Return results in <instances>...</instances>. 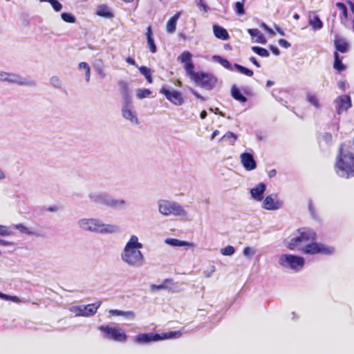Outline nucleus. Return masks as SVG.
Masks as SVG:
<instances>
[{"label":"nucleus","instance_id":"f257e3e1","mask_svg":"<svg viewBox=\"0 0 354 354\" xmlns=\"http://www.w3.org/2000/svg\"><path fill=\"white\" fill-rule=\"evenodd\" d=\"M144 245L136 234H131L120 252L121 261L130 268H140L145 263Z\"/></svg>","mask_w":354,"mask_h":354},{"label":"nucleus","instance_id":"f03ea898","mask_svg":"<svg viewBox=\"0 0 354 354\" xmlns=\"http://www.w3.org/2000/svg\"><path fill=\"white\" fill-rule=\"evenodd\" d=\"M77 225L82 231L100 234H115L120 230L116 225L106 223L101 219L93 217L82 218L77 221Z\"/></svg>","mask_w":354,"mask_h":354},{"label":"nucleus","instance_id":"7ed1b4c3","mask_svg":"<svg viewBox=\"0 0 354 354\" xmlns=\"http://www.w3.org/2000/svg\"><path fill=\"white\" fill-rule=\"evenodd\" d=\"M316 234L308 228H300L287 238L284 244L290 250L302 251L308 242L315 241Z\"/></svg>","mask_w":354,"mask_h":354},{"label":"nucleus","instance_id":"20e7f679","mask_svg":"<svg viewBox=\"0 0 354 354\" xmlns=\"http://www.w3.org/2000/svg\"><path fill=\"white\" fill-rule=\"evenodd\" d=\"M335 171L341 178H349L354 176V153L340 147L335 164Z\"/></svg>","mask_w":354,"mask_h":354},{"label":"nucleus","instance_id":"39448f33","mask_svg":"<svg viewBox=\"0 0 354 354\" xmlns=\"http://www.w3.org/2000/svg\"><path fill=\"white\" fill-rule=\"evenodd\" d=\"M158 212L165 216L174 215L188 219V213L184 207L176 201L160 199L157 202Z\"/></svg>","mask_w":354,"mask_h":354},{"label":"nucleus","instance_id":"423d86ee","mask_svg":"<svg viewBox=\"0 0 354 354\" xmlns=\"http://www.w3.org/2000/svg\"><path fill=\"white\" fill-rule=\"evenodd\" d=\"M122 86L124 91V102L121 109V113L122 118L129 121L132 124H139V120L137 114L134 110V106L131 100V97L127 93V84L122 82Z\"/></svg>","mask_w":354,"mask_h":354},{"label":"nucleus","instance_id":"0eeeda50","mask_svg":"<svg viewBox=\"0 0 354 354\" xmlns=\"http://www.w3.org/2000/svg\"><path fill=\"white\" fill-rule=\"evenodd\" d=\"M279 263L295 272L301 270L305 264L304 257L290 254H283L279 258Z\"/></svg>","mask_w":354,"mask_h":354},{"label":"nucleus","instance_id":"6e6552de","mask_svg":"<svg viewBox=\"0 0 354 354\" xmlns=\"http://www.w3.org/2000/svg\"><path fill=\"white\" fill-rule=\"evenodd\" d=\"M181 333L180 331H174L165 333L162 335L150 333L139 334L135 337V341L139 344H147L151 342H157L166 339H173L180 337Z\"/></svg>","mask_w":354,"mask_h":354},{"label":"nucleus","instance_id":"1a4fd4ad","mask_svg":"<svg viewBox=\"0 0 354 354\" xmlns=\"http://www.w3.org/2000/svg\"><path fill=\"white\" fill-rule=\"evenodd\" d=\"M88 197L92 202L113 208L122 207L126 203L122 199H115L102 193L91 192L88 194Z\"/></svg>","mask_w":354,"mask_h":354},{"label":"nucleus","instance_id":"9d476101","mask_svg":"<svg viewBox=\"0 0 354 354\" xmlns=\"http://www.w3.org/2000/svg\"><path fill=\"white\" fill-rule=\"evenodd\" d=\"M189 77L198 86L207 90H211L216 83V79L212 75L203 72L193 71Z\"/></svg>","mask_w":354,"mask_h":354},{"label":"nucleus","instance_id":"9b49d317","mask_svg":"<svg viewBox=\"0 0 354 354\" xmlns=\"http://www.w3.org/2000/svg\"><path fill=\"white\" fill-rule=\"evenodd\" d=\"M334 251L335 249L333 247L313 241L308 242L305 248H304L301 252L309 255L318 254L330 255L333 254Z\"/></svg>","mask_w":354,"mask_h":354},{"label":"nucleus","instance_id":"f8f14e48","mask_svg":"<svg viewBox=\"0 0 354 354\" xmlns=\"http://www.w3.org/2000/svg\"><path fill=\"white\" fill-rule=\"evenodd\" d=\"M98 328L107 339L119 342H124L127 339V335L121 328L109 326H100Z\"/></svg>","mask_w":354,"mask_h":354},{"label":"nucleus","instance_id":"ddd939ff","mask_svg":"<svg viewBox=\"0 0 354 354\" xmlns=\"http://www.w3.org/2000/svg\"><path fill=\"white\" fill-rule=\"evenodd\" d=\"M101 301L88 305L73 306L69 308L75 316L90 317L94 315L101 306Z\"/></svg>","mask_w":354,"mask_h":354},{"label":"nucleus","instance_id":"4468645a","mask_svg":"<svg viewBox=\"0 0 354 354\" xmlns=\"http://www.w3.org/2000/svg\"><path fill=\"white\" fill-rule=\"evenodd\" d=\"M283 205V201L277 194L268 195L263 201L261 207L268 211H276Z\"/></svg>","mask_w":354,"mask_h":354},{"label":"nucleus","instance_id":"2eb2a0df","mask_svg":"<svg viewBox=\"0 0 354 354\" xmlns=\"http://www.w3.org/2000/svg\"><path fill=\"white\" fill-rule=\"evenodd\" d=\"M160 93L165 95L167 100L176 106H180L184 103V98L182 93L175 89H167L163 86Z\"/></svg>","mask_w":354,"mask_h":354},{"label":"nucleus","instance_id":"dca6fc26","mask_svg":"<svg viewBox=\"0 0 354 354\" xmlns=\"http://www.w3.org/2000/svg\"><path fill=\"white\" fill-rule=\"evenodd\" d=\"M334 104L337 113L339 115H341L344 111H346L352 106L351 97L347 95L337 97L334 101Z\"/></svg>","mask_w":354,"mask_h":354},{"label":"nucleus","instance_id":"f3484780","mask_svg":"<svg viewBox=\"0 0 354 354\" xmlns=\"http://www.w3.org/2000/svg\"><path fill=\"white\" fill-rule=\"evenodd\" d=\"M6 82L19 86H33L35 84L34 81L12 73H8Z\"/></svg>","mask_w":354,"mask_h":354},{"label":"nucleus","instance_id":"a211bd4d","mask_svg":"<svg viewBox=\"0 0 354 354\" xmlns=\"http://www.w3.org/2000/svg\"><path fill=\"white\" fill-rule=\"evenodd\" d=\"M192 54L189 51H184L177 58V60L184 64V68L187 75L189 76L193 71L194 66L192 62Z\"/></svg>","mask_w":354,"mask_h":354},{"label":"nucleus","instance_id":"6ab92c4d","mask_svg":"<svg viewBox=\"0 0 354 354\" xmlns=\"http://www.w3.org/2000/svg\"><path fill=\"white\" fill-rule=\"evenodd\" d=\"M240 159L245 170L252 171L257 168V162L251 153H243L240 155Z\"/></svg>","mask_w":354,"mask_h":354},{"label":"nucleus","instance_id":"aec40b11","mask_svg":"<svg viewBox=\"0 0 354 354\" xmlns=\"http://www.w3.org/2000/svg\"><path fill=\"white\" fill-rule=\"evenodd\" d=\"M266 186L263 183H260L254 187L250 189V194L252 198L256 201H261L263 196L266 191Z\"/></svg>","mask_w":354,"mask_h":354},{"label":"nucleus","instance_id":"412c9836","mask_svg":"<svg viewBox=\"0 0 354 354\" xmlns=\"http://www.w3.org/2000/svg\"><path fill=\"white\" fill-rule=\"evenodd\" d=\"M165 243L167 245L173 247H183L186 249H190L194 248V244L191 242L186 241H181L177 239L167 238L165 240Z\"/></svg>","mask_w":354,"mask_h":354},{"label":"nucleus","instance_id":"4be33fe9","mask_svg":"<svg viewBox=\"0 0 354 354\" xmlns=\"http://www.w3.org/2000/svg\"><path fill=\"white\" fill-rule=\"evenodd\" d=\"M95 13L97 15L106 19H112L114 17L113 13L106 4L98 5Z\"/></svg>","mask_w":354,"mask_h":354},{"label":"nucleus","instance_id":"5701e85b","mask_svg":"<svg viewBox=\"0 0 354 354\" xmlns=\"http://www.w3.org/2000/svg\"><path fill=\"white\" fill-rule=\"evenodd\" d=\"M248 32L251 35L252 39L254 40V42L261 44H266V39L258 29H248Z\"/></svg>","mask_w":354,"mask_h":354},{"label":"nucleus","instance_id":"b1692460","mask_svg":"<svg viewBox=\"0 0 354 354\" xmlns=\"http://www.w3.org/2000/svg\"><path fill=\"white\" fill-rule=\"evenodd\" d=\"M181 15V12H177L172 17L169 19V20L167 23L166 29L167 31L169 33H173L176 30V23L180 16Z\"/></svg>","mask_w":354,"mask_h":354},{"label":"nucleus","instance_id":"393cba45","mask_svg":"<svg viewBox=\"0 0 354 354\" xmlns=\"http://www.w3.org/2000/svg\"><path fill=\"white\" fill-rule=\"evenodd\" d=\"M213 32L216 37L222 40H226L229 38V34L227 31L223 27L214 25Z\"/></svg>","mask_w":354,"mask_h":354},{"label":"nucleus","instance_id":"a878e982","mask_svg":"<svg viewBox=\"0 0 354 354\" xmlns=\"http://www.w3.org/2000/svg\"><path fill=\"white\" fill-rule=\"evenodd\" d=\"M109 313L114 316H122L124 318L133 320L135 318V313L133 311H123L120 310H109Z\"/></svg>","mask_w":354,"mask_h":354},{"label":"nucleus","instance_id":"bb28decb","mask_svg":"<svg viewBox=\"0 0 354 354\" xmlns=\"http://www.w3.org/2000/svg\"><path fill=\"white\" fill-rule=\"evenodd\" d=\"M307 102L313 106L315 109H320L322 106L320 100L318 95L315 93H308L306 94Z\"/></svg>","mask_w":354,"mask_h":354},{"label":"nucleus","instance_id":"cd10ccee","mask_svg":"<svg viewBox=\"0 0 354 354\" xmlns=\"http://www.w3.org/2000/svg\"><path fill=\"white\" fill-rule=\"evenodd\" d=\"M335 46L337 50L341 53H346L348 50V43L345 39L341 37H335Z\"/></svg>","mask_w":354,"mask_h":354},{"label":"nucleus","instance_id":"c85d7f7f","mask_svg":"<svg viewBox=\"0 0 354 354\" xmlns=\"http://www.w3.org/2000/svg\"><path fill=\"white\" fill-rule=\"evenodd\" d=\"M231 95L234 99L241 102H245L247 101V98L241 93L236 85L232 86Z\"/></svg>","mask_w":354,"mask_h":354},{"label":"nucleus","instance_id":"c756f323","mask_svg":"<svg viewBox=\"0 0 354 354\" xmlns=\"http://www.w3.org/2000/svg\"><path fill=\"white\" fill-rule=\"evenodd\" d=\"M310 26H312L313 30H318L322 28L323 23L320 20L318 16H314L313 17H310L308 21Z\"/></svg>","mask_w":354,"mask_h":354},{"label":"nucleus","instance_id":"7c9ffc66","mask_svg":"<svg viewBox=\"0 0 354 354\" xmlns=\"http://www.w3.org/2000/svg\"><path fill=\"white\" fill-rule=\"evenodd\" d=\"M238 136L231 131L227 132L224 134L220 140L227 142L230 145H234L236 141Z\"/></svg>","mask_w":354,"mask_h":354},{"label":"nucleus","instance_id":"2f4dec72","mask_svg":"<svg viewBox=\"0 0 354 354\" xmlns=\"http://www.w3.org/2000/svg\"><path fill=\"white\" fill-rule=\"evenodd\" d=\"M151 94V91L148 88H138L136 90V95L139 100L148 97Z\"/></svg>","mask_w":354,"mask_h":354},{"label":"nucleus","instance_id":"473e14b6","mask_svg":"<svg viewBox=\"0 0 354 354\" xmlns=\"http://www.w3.org/2000/svg\"><path fill=\"white\" fill-rule=\"evenodd\" d=\"M78 68L85 71L86 82H88L91 77V68L89 65L86 62H82L79 64Z\"/></svg>","mask_w":354,"mask_h":354},{"label":"nucleus","instance_id":"72a5a7b5","mask_svg":"<svg viewBox=\"0 0 354 354\" xmlns=\"http://www.w3.org/2000/svg\"><path fill=\"white\" fill-rule=\"evenodd\" d=\"M212 59L220 63L225 68L232 70L231 64L227 59H225L218 55H214L212 57Z\"/></svg>","mask_w":354,"mask_h":354},{"label":"nucleus","instance_id":"f704fd0d","mask_svg":"<svg viewBox=\"0 0 354 354\" xmlns=\"http://www.w3.org/2000/svg\"><path fill=\"white\" fill-rule=\"evenodd\" d=\"M257 253V250L253 247L247 246L243 250V254L247 259H251Z\"/></svg>","mask_w":354,"mask_h":354},{"label":"nucleus","instance_id":"c9c22d12","mask_svg":"<svg viewBox=\"0 0 354 354\" xmlns=\"http://www.w3.org/2000/svg\"><path fill=\"white\" fill-rule=\"evenodd\" d=\"M172 283V280L167 279H165L163 283L160 285H151V288L152 290H160L169 288V284Z\"/></svg>","mask_w":354,"mask_h":354},{"label":"nucleus","instance_id":"e433bc0d","mask_svg":"<svg viewBox=\"0 0 354 354\" xmlns=\"http://www.w3.org/2000/svg\"><path fill=\"white\" fill-rule=\"evenodd\" d=\"M194 2L201 11L205 13L210 11V8L205 3L204 0H194Z\"/></svg>","mask_w":354,"mask_h":354},{"label":"nucleus","instance_id":"4c0bfd02","mask_svg":"<svg viewBox=\"0 0 354 354\" xmlns=\"http://www.w3.org/2000/svg\"><path fill=\"white\" fill-rule=\"evenodd\" d=\"M234 67L239 71L242 74H244L248 77H251L253 75V71L243 66H241L238 64H235L234 65Z\"/></svg>","mask_w":354,"mask_h":354},{"label":"nucleus","instance_id":"58836bf2","mask_svg":"<svg viewBox=\"0 0 354 354\" xmlns=\"http://www.w3.org/2000/svg\"><path fill=\"white\" fill-rule=\"evenodd\" d=\"M14 227L15 229L19 230L21 233H24L26 234H28V235H35L36 234V233L34 231L30 230L28 227H26L23 224L15 225L14 226Z\"/></svg>","mask_w":354,"mask_h":354},{"label":"nucleus","instance_id":"ea45409f","mask_svg":"<svg viewBox=\"0 0 354 354\" xmlns=\"http://www.w3.org/2000/svg\"><path fill=\"white\" fill-rule=\"evenodd\" d=\"M40 2H48L49 3L55 11L59 12L60 11L63 6L61 3H59L57 0H39Z\"/></svg>","mask_w":354,"mask_h":354},{"label":"nucleus","instance_id":"a19ab883","mask_svg":"<svg viewBox=\"0 0 354 354\" xmlns=\"http://www.w3.org/2000/svg\"><path fill=\"white\" fill-rule=\"evenodd\" d=\"M252 50L254 53L263 57H268L270 55L269 52L266 48H261L259 46H253L252 47Z\"/></svg>","mask_w":354,"mask_h":354},{"label":"nucleus","instance_id":"79ce46f5","mask_svg":"<svg viewBox=\"0 0 354 354\" xmlns=\"http://www.w3.org/2000/svg\"><path fill=\"white\" fill-rule=\"evenodd\" d=\"M0 299L6 301H12L17 304H21L22 302V301L17 296H10L1 292H0Z\"/></svg>","mask_w":354,"mask_h":354},{"label":"nucleus","instance_id":"37998d69","mask_svg":"<svg viewBox=\"0 0 354 354\" xmlns=\"http://www.w3.org/2000/svg\"><path fill=\"white\" fill-rule=\"evenodd\" d=\"M334 68L338 71H342L345 69V66L339 59V55L337 52L335 53Z\"/></svg>","mask_w":354,"mask_h":354},{"label":"nucleus","instance_id":"c03bdc74","mask_svg":"<svg viewBox=\"0 0 354 354\" xmlns=\"http://www.w3.org/2000/svg\"><path fill=\"white\" fill-rule=\"evenodd\" d=\"M220 252L222 255L224 256H232L235 252V249L232 245H227L223 248H221Z\"/></svg>","mask_w":354,"mask_h":354},{"label":"nucleus","instance_id":"a18cd8bd","mask_svg":"<svg viewBox=\"0 0 354 354\" xmlns=\"http://www.w3.org/2000/svg\"><path fill=\"white\" fill-rule=\"evenodd\" d=\"M61 18L63 21L67 23L73 24L76 21L75 17L71 13L63 12L61 15Z\"/></svg>","mask_w":354,"mask_h":354},{"label":"nucleus","instance_id":"49530a36","mask_svg":"<svg viewBox=\"0 0 354 354\" xmlns=\"http://www.w3.org/2000/svg\"><path fill=\"white\" fill-rule=\"evenodd\" d=\"M245 0H241V1H237L235 3V8L236 14L239 15H243L245 14L244 3Z\"/></svg>","mask_w":354,"mask_h":354},{"label":"nucleus","instance_id":"de8ad7c7","mask_svg":"<svg viewBox=\"0 0 354 354\" xmlns=\"http://www.w3.org/2000/svg\"><path fill=\"white\" fill-rule=\"evenodd\" d=\"M12 234V231L10 227L0 225V235L6 236Z\"/></svg>","mask_w":354,"mask_h":354},{"label":"nucleus","instance_id":"09e8293b","mask_svg":"<svg viewBox=\"0 0 354 354\" xmlns=\"http://www.w3.org/2000/svg\"><path fill=\"white\" fill-rule=\"evenodd\" d=\"M336 6L341 10L342 14L345 19L348 17V12L346 6L342 3H337Z\"/></svg>","mask_w":354,"mask_h":354},{"label":"nucleus","instance_id":"8fccbe9b","mask_svg":"<svg viewBox=\"0 0 354 354\" xmlns=\"http://www.w3.org/2000/svg\"><path fill=\"white\" fill-rule=\"evenodd\" d=\"M147 44L149 47L150 48V50L151 53H154L156 52V46L154 43V40L153 38H149L147 39Z\"/></svg>","mask_w":354,"mask_h":354},{"label":"nucleus","instance_id":"3c124183","mask_svg":"<svg viewBox=\"0 0 354 354\" xmlns=\"http://www.w3.org/2000/svg\"><path fill=\"white\" fill-rule=\"evenodd\" d=\"M50 83L56 87H60L61 86V81L57 77H53L50 79Z\"/></svg>","mask_w":354,"mask_h":354},{"label":"nucleus","instance_id":"603ef678","mask_svg":"<svg viewBox=\"0 0 354 354\" xmlns=\"http://www.w3.org/2000/svg\"><path fill=\"white\" fill-rule=\"evenodd\" d=\"M278 43L281 47H283L285 48H288L289 47H290V44L283 39H279Z\"/></svg>","mask_w":354,"mask_h":354},{"label":"nucleus","instance_id":"864d4df0","mask_svg":"<svg viewBox=\"0 0 354 354\" xmlns=\"http://www.w3.org/2000/svg\"><path fill=\"white\" fill-rule=\"evenodd\" d=\"M139 71L145 76H147L151 73L150 70L146 66L140 67Z\"/></svg>","mask_w":354,"mask_h":354},{"label":"nucleus","instance_id":"5fc2aeb1","mask_svg":"<svg viewBox=\"0 0 354 354\" xmlns=\"http://www.w3.org/2000/svg\"><path fill=\"white\" fill-rule=\"evenodd\" d=\"M8 73L0 71V81L7 82Z\"/></svg>","mask_w":354,"mask_h":354},{"label":"nucleus","instance_id":"6e6d98bb","mask_svg":"<svg viewBox=\"0 0 354 354\" xmlns=\"http://www.w3.org/2000/svg\"><path fill=\"white\" fill-rule=\"evenodd\" d=\"M270 49L271 50L272 53L274 54L275 55H279V53H280V51H279V48L277 46H270Z\"/></svg>","mask_w":354,"mask_h":354},{"label":"nucleus","instance_id":"4d7b16f0","mask_svg":"<svg viewBox=\"0 0 354 354\" xmlns=\"http://www.w3.org/2000/svg\"><path fill=\"white\" fill-rule=\"evenodd\" d=\"M346 84H347L346 82L340 81L338 82V87L342 90H345Z\"/></svg>","mask_w":354,"mask_h":354},{"label":"nucleus","instance_id":"13d9d810","mask_svg":"<svg viewBox=\"0 0 354 354\" xmlns=\"http://www.w3.org/2000/svg\"><path fill=\"white\" fill-rule=\"evenodd\" d=\"M47 210L50 212H56L59 210V207L56 205L50 206L47 208Z\"/></svg>","mask_w":354,"mask_h":354},{"label":"nucleus","instance_id":"bf43d9fd","mask_svg":"<svg viewBox=\"0 0 354 354\" xmlns=\"http://www.w3.org/2000/svg\"><path fill=\"white\" fill-rule=\"evenodd\" d=\"M250 61L253 63L257 67L259 68L260 67V64H259V62L257 61L256 58L254 57H250Z\"/></svg>","mask_w":354,"mask_h":354},{"label":"nucleus","instance_id":"052dcab7","mask_svg":"<svg viewBox=\"0 0 354 354\" xmlns=\"http://www.w3.org/2000/svg\"><path fill=\"white\" fill-rule=\"evenodd\" d=\"M191 92L196 97H197L198 99H202L203 100V97L199 94L196 91L192 89L191 90Z\"/></svg>","mask_w":354,"mask_h":354},{"label":"nucleus","instance_id":"680f3d73","mask_svg":"<svg viewBox=\"0 0 354 354\" xmlns=\"http://www.w3.org/2000/svg\"><path fill=\"white\" fill-rule=\"evenodd\" d=\"M147 39L149 38H152V32H151V28L150 26H149L147 28Z\"/></svg>","mask_w":354,"mask_h":354},{"label":"nucleus","instance_id":"e2e57ef3","mask_svg":"<svg viewBox=\"0 0 354 354\" xmlns=\"http://www.w3.org/2000/svg\"><path fill=\"white\" fill-rule=\"evenodd\" d=\"M126 62H127V63H129V64H131V65H136L135 60H134L133 58H131V57H127V58L126 59Z\"/></svg>","mask_w":354,"mask_h":354},{"label":"nucleus","instance_id":"0e129e2a","mask_svg":"<svg viewBox=\"0 0 354 354\" xmlns=\"http://www.w3.org/2000/svg\"><path fill=\"white\" fill-rule=\"evenodd\" d=\"M275 29L281 36L285 35L284 31L283 30H281L279 27L275 26Z\"/></svg>","mask_w":354,"mask_h":354},{"label":"nucleus","instance_id":"69168bd1","mask_svg":"<svg viewBox=\"0 0 354 354\" xmlns=\"http://www.w3.org/2000/svg\"><path fill=\"white\" fill-rule=\"evenodd\" d=\"M219 134V131L218 130H215L210 138V139L212 140L214 139V138Z\"/></svg>","mask_w":354,"mask_h":354},{"label":"nucleus","instance_id":"338daca9","mask_svg":"<svg viewBox=\"0 0 354 354\" xmlns=\"http://www.w3.org/2000/svg\"><path fill=\"white\" fill-rule=\"evenodd\" d=\"M201 119H205L207 116V112L205 111H203L201 113Z\"/></svg>","mask_w":354,"mask_h":354},{"label":"nucleus","instance_id":"774afa93","mask_svg":"<svg viewBox=\"0 0 354 354\" xmlns=\"http://www.w3.org/2000/svg\"><path fill=\"white\" fill-rule=\"evenodd\" d=\"M268 175H269V177H270V178L276 175V170H274V169L271 170L269 172Z\"/></svg>","mask_w":354,"mask_h":354}]
</instances>
